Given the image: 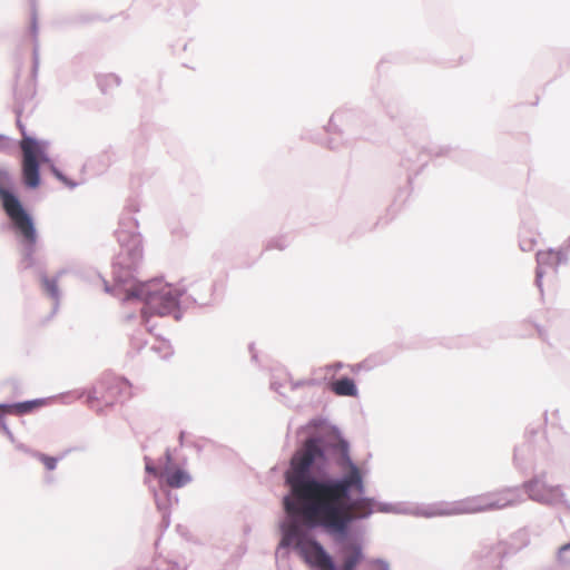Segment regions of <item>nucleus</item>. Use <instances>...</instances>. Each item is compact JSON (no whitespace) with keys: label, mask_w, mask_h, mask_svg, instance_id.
I'll return each instance as SVG.
<instances>
[{"label":"nucleus","mask_w":570,"mask_h":570,"mask_svg":"<svg viewBox=\"0 0 570 570\" xmlns=\"http://www.w3.org/2000/svg\"><path fill=\"white\" fill-rule=\"evenodd\" d=\"M146 470L150 473H154L155 475H157V470L155 468H151L149 465L146 466Z\"/></svg>","instance_id":"obj_16"},{"label":"nucleus","mask_w":570,"mask_h":570,"mask_svg":"<svg viewBox=\"0 0 570 570\" xmlns=\"http://www.w3.org/2000/svg\"><path fill=\"white\" fill-rule=\"evenodd\" d=\"M323 460L324 452L316 439H308L293 456L291 469L286 472L291 495L283 500L291 519L281 525L279 544L294 548L307 564L318 570H355L363 558L358 544L342 546V567L338 569L308 528H322L332 535H344L354 520L372 514L373 500H348L350 492L358 495L364 493L362 472L353 463L347 474L340 480L318 481L311 478V468Z\"/></svg>","instance_id":"obj_1"},{"label":"nucleus","mask_w":570,"mask_h":570,"mask_svg":"<svg viewBox=\"0 0 570 570\" xmlns=\"http://www.w3.org/2000/svg\"><path fill=\"white\" fill-rule=\"evenodd\" d=\"M159 476L164 478L166 484L170 488H181L190 481V475L178 468H166Z\"/></svg>","instance_id":"obj_9"},{"label":"nucleus","mask_w":570,"mask_h":570,"mask_svg":"<svg viewBox=\"0 0 570 570\" xmlns=\"http://www.w3.org/2000/svg\"><path fill=\"white\" fill-rule=\"evenodd\" d=\"M521 499L513 489H504L495 493L469 498L460 503V507L448 513H478L489 510H499L519 503Z\"/></svg>","instance_id":"obj_4"},{"label":"nucleus","mask_w":570,"mask_h":570,"mask_svg":"<svg viewBox=\"0 0 570 570\" xmlns=\"http://www.w3.org/2000/svg\"><path fill=\"white\" fill-rule=\"evenodd\" d=\"M38 459L42 462V464L46 466L47 470L51 471L56 469L57 465V459L46 455V454H39Z\"/></svg>","instance_id":"obj_12"},{"label":"nucleus","mask_w":570,"mask_h":570,"mask_svg":"<svg viewBox=\"0 0 570 570\" xmlns=\"http://www.w3.org/2000/svg\"><path fill=\"white\" fill-rule=\"evenodd\" d=\"M537 261H538V271H537V285L541 287V278H542V266L550 265V266H557L561 261V253L557 250H542L537 254Z\"/></svg>","instance_id":"obj_10"},{"label":"nucleus","mask_w":570,"mask_h":570,"mask_svg":"<svg viewBox=\"0 0 570 570\" xmlns=\"http://www.w3.org/2000/svg\"><path fill=\"white\" fill-rule=\"evenodd\" d=\"M524 489L530 499L542 503H553L562 498L560 487L549 485L540 479L525 483Z\"/></svg>","instance_id":"obj_7"},{"label":"nucleus","mask_w":570,"mask_h":570,"mask_svg":"<svg viewBox=\"0 0 570 570\" xmlns=\"http://www.w3.org/2000/svg\"><path fill=\"white\" fill-rule=\"evenodd\" d=\"M567 248H570V236L567 239Z\"/></svg>","instance_id":"obj_18"},{"label":"nucleus","mask_w":570,"mask_h":570,"mask_svg":"<svg viewBox=\"0 0 570 570\" xmlns=\"http://www.w3.org/2000/svg\"><path fill=\"white\" fill-rule=\"evenodd\" d=\"M10 188L11 177L9 173L0 169V199L2 207L23 238L28 243L33 244L36 242L33 223L19 199L10 191Z\"/></svg>","instance_id":"obj_3"},{"label":"nucleus","mask_w":570,"mask_h":570,"mask_svg":"<svg viewBox=\"0 0 570 570\" xmlns=\"http://www.w3.org/2000/svg\"><path fill=\"white\" fill-rule=\"evenodd\" d=\"M18 126L22 134L20 141L23 154L22 177L28 187L37 188L40 184L38 159L42 156V147L37 140L26 135L24 126L20 121H18Z\"/></svg>","instance_id":"obj_6"},{"label":"nucleus","mask_w":570,"mask_h":570,"mask_svg":"<svg viewBox=\"0 0 570 570\" xmlns=\"http://www.w3.org/2000/svg\"><path fill=\"white\" fill-rule=\"evenodd\" d=\"M569 548H570V544H566V546L561 547L560 551L568 550Z\"/></svg>","instance_id":"obj_17"},{"label":"nucleus","mask_w":570,"mask_h":570,"mask_svg":"<svg viewBox=\"0 0 570 570\" xmlns=\"http://www.w3.org/2000/svg\"><path fill=\"white\" fill-rule=\"evenodd\" d=\"M129 297H138L146 301L142 309L144 317L151 315H169L177 309V296L167 287L158 292H150L148 285H138L129 292Z\"/></svg>","instance_id":"obj_5"},{"label":"nucleus","mask_w":570,"mask_h":570,"mask_svg":"<svg viewBox=\"0 0 570 570\" xmlns=\"http://www.w3.org/2000/svg\"><path fill=\"white\" fill-rule=\"evenodd\" d=\"M332 391L340 396H356L357 389L351 379L343 377L331 384Z\"/></svg>","instance_id":"obj_11"},{"label":"nucleus","mask_w":570,"mask_h":570,"mask_svg":"<svg viewBox=\"0 0 570 570\" xmlns=\"http://www.w3.org/2000/svg\"><path fill=\"white\" fill-rule=\"evenodd\" d=\"M342 364L341 363H336V364H333V365H330L328 366V370H333L334 372L338 371L340 368H342Z\"/></svg>","instance_id":"obj_13"},{"label":"nucleus","mask_w":570,"mask_h":570,"mask_svg":"<svg viewBox=\"0 0 570 570\" xmlns=\"http://www.w3.org/2000/svg\"><path fill=\"white\" fill-rule=\"evenodd\" d=\"M46 285H47L48 291H51V292H53V291H55V285H53V283H50L49 281H47V282H46Z\"/></svg>","instance_id":"obj_15"},{"label":"nucleus","mask_w":570,"mask_h":570,"mask_svg":"<svg viewBox=\"0 0 570 570\" xmlns=\"http://www.w3.org/2000/svg\"><path fill=\"white\" fill-rule=\"evenodd\" d=\"M7 147L6 138L0 136V150L4 149Z\"/></svg>","instance_id":"obj_14"},{"label":"nucleus","mask_w":570,"mask_h":570,"mask_svg":"<svg viewBox=\"0 0 570 570\" xmlns=\"http://www.w3.org/2000/svg\"><path fill=\"white\" fill-rule=\"evenodd\" d=\"M131 396V384L128 380L114 374H104L88 391L87 404L96 412L114 406L122 397Z\"/></svg>","instance_id":"obj_2"},{"label":"nucleus","mask_w":570,"mask_h":570,"mask_svg":"<svg viewBox=\"0 0 570 570\" xmlns=\"http://www.w3.org/2000/svg\"><path fill=\"white\" fill-rule=\"evenodd\" d=\"M46 404V401L42 399L14 403V404H0V411L4 414H12V415H24L29 414L40 407H42Z\"/></svg>","instance_id":"obj_8"}]
</instances>
